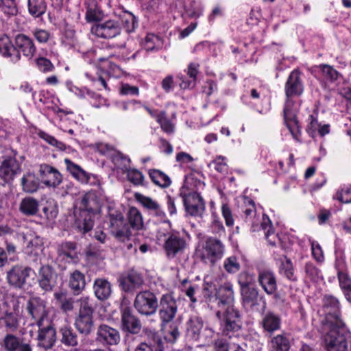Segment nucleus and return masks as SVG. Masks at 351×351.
Here are the masks:
<instances>
[{"label": "nucleus", "mask_w": 351, "mask_h": 351, "mask_svg": "<svg viewBox=\"0 0 351 351\" xmlns=\"http://www.w3.org/2000/svg\"><path fill=\"white\" fill-rule=\"evenodd\" d=\"M226 158L223 156H218L213 161H211L208 167L214 169L219 173H225L228 170V166L226 162Z\"/></svg>", "instance_id": "nucleus-56"}, {"label": "nucleus", "mask_w": 351, "mask_h": 351, "mask_svg": "<svg viewBox=\"0 0 351 351\" xmlns=\"http://www.w3.org/2000/svg\"><path fill=\"white\" fill-rule=\"evenodd\" d=\"M19 210L25 215H35L38 211V202L33 197L23 198L20 203Z\"/></svg>", "instance_id": "nucleus-34"}, {"label": "nucleus", "mask_w": 351, "mask_h": 351, "mask_svg": "<svg viewBox=\"0 0 351 351\" xmlns=\"http://www.w3.org/2000/svg\"><path fill=\"white\" fill-rule=\"evenodd\" d=\"M86 5V19L88 22L99 21L103 17V14L97 8L95 0H86L85 2Z\"/></svg>", "instance_id": "nucleus-40"}, {"label": "nucleus", "mask_w": 351, "mask_h": 351, "mask_svg": "<svg viewBox=\"0 0 351 351\" xmlns=\"http://www.w3.org/2000/svg\"><path fill=\"white\" fill-rule=\"evenodd\" d=\"M203 289L209 302H216L220 308L216 312V316L221 321L223 333L227 335L230 331L238 330L240 328V317L232 304L234 295L232 284L226 282L217 288L213 281L205 280Z\"/></svg>", "instance_id": "nucleus-2"}, {"label": "nucleus", "mask_w": 351, "mask_h": 351, "mask_svg": "<svg viewBox=\"0 0 351 351\" xmlns=\"http://www.w3.org/2000/svg\"><path fill=\"white\" fill-rule=\"evenodd\" d=\"M0 10L8 16H14L18 12L15 0H0Z\"/></svg>", "instance_id": "nucleus-52"}, {"label": "nucleus", "mask_w": 351, "mask_h": 351, "mask_svg": "<svg viewBox=\"0 0 351 351\" xmlns=\"http://www.w3.org/2000/svg\"><path fill=\"white\" fill-rule=\"evenodd\" d=\"M304 90L303 84L300 78V72L293 70L289 75L285 84V93L287 98L300 95Z\"/></svg>", "instance_id": "nucleus-21"}, {"label": "nucleus", "mask_w": 351, "mask_h": 351, "mask_svg": "<svg viewBox=\"0 0 351 351\" xmlns=\"http://www.w3.org/2000/svg\"><path fill=\"white\" fill-rule=\"evenodd\" d=\"M157 122L160 125V127L162 130L167 133V134H171L174 131V126L169 121L166 116L165 113L164 112H160L157 116Z\"/></svg>", "instance_id": "nucleus-57"}, {"label": "nucleus", "mask_w": 351, "mask_h": 351, "mask_svg": "<svg viewBox=\"0 0 351 351\" xmlns=\"http://www.w3.org/2000/svg\"><path fill=\"white\" fill-rule=\"evenodd\" d=\"M258 281L264 291L267 294L272 295L276 293L277 282L275 275L271 271H261L258 274Z\"/></svg>", "instance_id": "nucleus-26"}, {"label": "nucleus", "mask_w": 351, "mask_h": 351, "mask_svg": "<svg viewBox=\"0 0 351 351\" xmlns=\"http://www.w3.org/2000/svg\"><path fill=\"white\" fill-rule=\"evenodd\" d=\"M121 27L125 28L127 32H133L136 27V20L135 16L130 13L124 14L119 20Z\"/></svg>", "instance_id": "nucleus-48"}, {"label": "nucleus", "mask_w": 351, "mask_h": 351, "mask_svg": "<svg viewBox=\"0 0 351 351\" xmlns=\"http://www.w3.org/2000/svg\"><path fill=\"white\" fill-rule=\"evenodd\" d=\"M83 208L80 213L83 220H75L77 228L83 233L90 231L94 225V217L99 209L100 205L93 195H85L82 199Z\"/></svg>", "instance_id": "nucleus-6"}, {"label": "nucleus", "mask_w": 351, "mask_h": 351, "mask_svg": "<svg viewBox=\"0 0 351 351\" xmlns=\"http://www.w3.org/2000/svg\"><path fill=\"white\" fill-rule=\"evenodd\" d=\"M64 161L67 171L80 182L90 184V185H99L100 184V180L97 176L88 173L69 158H65Z\"/></svg>", "instance_id": "nucleus-12"}, {"label": "nucleus", "mask_w": 351, "mask_h": 351, "mask_svg": "<svg viewBox=\"0 0 351 351\" xmlns=\"http://www.w3.org/2000/svg\"><path fill=\"white\" fill-rule=\"evenodd\" d=\"M208 232L218 237L226 236L225 228L219 217L215 213H212V219L208 226Z\"/></svg>", "instance_id": "nucleus-41"}, {"label": "nucleus", "mask_w": 351, "mask_h": 351, "mask_svg": "<svg viewBox=\"0 0 351 351\" xmlns=\"http://www.w3.org/2000/svg\"><path fill=\"white\" fill-rule=\"evenodd\" d=\"M223 267L228 273L234 274L239 271L240 263L236 256H232L224 260Z\"/></svg>", "instance_id": "nucleus-54"}, {"label": "nucleus", "mask_w": 351, "mask_h": 351, "mask_svg": "<svg viewBox=\"0 0 351 351\" xmlns=\"http://www.w3.org/2000/svg\"><path fill=\"white\" fill-rule=\"evenodd\" d=\"M161 45L160 38L155 34H149L145 39L144 47L147 51H153Z\"/></svg>", "instance_id": "nucleus-55"}, {"label": "nucleus", "mask_w": 351, "mask_h": 351, "mask_svg": "<svg viewBox=\"0 0 351 351\" xmlns=\"http://www.w3.org/2000/svg\"><path fill=\"white\" fill-rule=\"evenodd\" d=\"M199 67V65L197 63L192 62L189 64L187 68V75L190 78L189 80H186L183 76H178L179 79L181 80L180 84L181 88H191L195 86Z\"/></svg>", "instance_id": "nucleus-31"}, {"label": "nucleus", "mask_w": 351, "mask_h": 351, "mask_svg": "<svg viewBox=\"0 0 351 351\" xmlns=\"http://www.w3.org/2000/svg\"><path fill=\"white\" fill-rule=\"evenodd\" d=\"M79 311L75 319V326L82 334L88 335L93 328V308L88 297H82L77 300Z\"/></svg>", "instance_id": "nucleus-5"}, {"label": "nucleus", "mask_w": 351, "mask_h": 351, "mask_svg": "<svg viewBox=\"0 0 351 351\" xmlns=\"http://www.w3.org/2000/svg\"><path fill=\"white\" fill-rule=\"evenodd\" d=\"M121 323L123 329L131 333H137L141 329L139 320L132 315L128 307L121 310Z\"/></svg>", "instance_id": "nucleus-27"}, {"label": "nucleus", "mask_w": 351, "mask_h": 351, "mask_svg": "<svg viewBox=\"0 0 351 351\" xmlns=\"http://www.w3.org/2000/svg\"><path fill=\"white\" fill-rule=\"evenodd\" d=\"M224 253V244L219 239L213 237H208L202 247L197 251V255L202 261L213 265L223 256Z\"/></svg>", "instance_id": "nucleus-7"}, {"label": "nucleus", "mask_w": 351, "mask_h": 351, "mask_svg": "<svg viewBox=\"0 0 351 351\" xmlns=\"http://www.w3.org/2000/svg\"><path fill=\"white\" fill-rule=\"evenodd\" d=\"M312 256L319 263L324 261V256L321 245L315 241L311 242Z\"/></svg>", "instance_id": "nucleus-62"}, {"label": "nucleus", "mask_w": 351, "mask_h": 351, "mask_svg": "<svg viewBox=\"0 0 351 351\" xmlns=\"http://www.w3.org/2000/svg\"><path fill=\"white\" fill-rule=\"evenodd\" d=\"M38 341V345L45 349L52 347L56 341V330L49 324L44 322V326L39 327Z\"/></svg>", "instance_id": "nucleus-25"}, {"label": "nucleus", "mask_w": 351, "mask_h": 351, "mask_svg": "<svg viewBox=\"0 0 351 351\" xmlns=\"http://www.w3.org/2000/svg\"><path fill=\"white\" fill-rule=\"evenodd\" d=\"M341 265L340 261H338L335 265L337 269L339 285L346 300L351 303V277L348 273L343 271V261H341Z\"/></svg>", "instance_id": "nucleus-23"}, {"label": "nucleus", "mask_w": 351, "mask_h": 351, "mask_svg": "<svg viewBox=\"0 0 351 351\" xmlns=\"http://www.w3.org/2000/svg\"><path fill=\"white\" fill-rule=\"evenodd\" d=\"M110 232L119 241H124L131 235L128 225L125 223L121 213L114 211L110 213Z\"/></svg>", "instance_id": "nucleus-9"}, {"label": "nucleus", "mask_w": 351, "mask_h": 351, "mask_svg": "<svg viewBox=\"0 0 351 351\" xmlns=\"http://www.w3.org/2000/svg\"><path fill=\"white\" fill-rule=\"evenodd\" d=\"M185 208L186 212L193 216H199L201 215L205 209L204 203H199L197 202L195 205H192L191 204L189 206H185Z\"/></svg>", "instance_id": "nucleus-64"}, {"label": "nucleus", "mask_w": 351, "mask_h": 351, "mask_svg": "<svg viewBox=\"0 0 351 351\" xmlns=\"http://www.w3.org/2000/svg\"><path fill=\"white\" fill-rule=\"evenodd\" d=\"M20 171V165L13 157L5 158L0 166V178L6 182L11 181Z\"/></svg>", "instance_id": "nucleus-22"}, {"label": "nucleus", "mask_w": 351, "mask_h": 351, "mask_svg": "<svg viewBox=\"0 0 351 351\" xmlns=\"http://www.w3.org/2000/svg\"><path fill=\"white\" fill-rule=\"evenodd\" d=\"M46 8L44 0H28L29 12L35 17L43 15L45 12Z\"/></svg>", "instance_id": "nucleus-43"}, {"label": "nucleus", "mask_w": 351, "mask_h": 351, "mask_svg": "<svg viewBox=\"0 0 351 351\" xmlns=\"http://www.w3.org/2000/svg\"><path fill=\"white\" fill-rule=\"evenodd\" d=\"M39 174L43 184L48 187L56 188L62 182V176L55 167L42 164L40 165Z\"/></svg>", "instance_id": "nucleus-14"}, {"label": "nucleus", "mask_w": 351, "mask_h": 351, "mask_svg": "<svg viewBox=\"0 0 351 351\" xmlns=\"http://www.w3.org/2000/svg\"><path fill=\"white\" fill-rule=\"evenodd\" d=\"M39 285L43 289L50 291L55 283V273L49 265L43 266L40 269Z\"/></svg>", "instance_id": "nucleus-29"}, {"label": "nucleus", "mask_w": 351, "mask_h": 351, "mask_svg": "<svg viewBox=\"0 0 351 351\" xmlns=\"http://www.w3.org/2000/svg\"><path fill=\"white\" fill-rule=\"evenodd\" d=\"M293 101L287 99L284 108V118L287 127L289 130L293 138L300 142V130L296 119L295 112L292 109Z\"/></svg>", "instance_id": "nucleus-15"}, {"label": "nucleus", "mask_w": 351, "mask_h": 351, "mask_svg": "<svg viewBox=\"0 0 351 351\" xmlns=\"http://www.w3.org/2000/svg\"><path fill=\"white\" fill-rule=\"evenodd\" d=\"M23 189L26 193L36 192L40 186L38 178L34 173H27L21 179Z\"/></svg>", "instance_id": "nucleus-39"}, {"label": "nucleus", "mask_w": 351, "mask_h": 351, "mask_svg": "<svg viewBox=\"0 0 351 351\" xmlns=\"http://www.w3.org/2000/svg\"><path fill=\"white\" fill-rule=\"evenodd\" d=\"M242 302L247 307H254L258 304L261 297L258 295L257 289L251 287L241 291Z\"/></svg>", "instance_id": "nucleus-33"}, {"label": "nucleus", "mask_w": 351, "mask_h": 351, "mask_svg": "<svg viewBox=\"0 0 351 351\" xmlns=\"http://www.w3.org/2000/svg\"><path fill=\"white\" fill-rule=\"evenodd\" d=\"M177 310V304L173 295L170 293L162 295L160 300L158 314L162 322L165 338L170 342H174L180 333L176 326L167 328L165 325L173 319Z\"/></svg>", "instance_id": "nucleus-4"}, {"label": "nucleus", "mask_w": 351, "mask_h": 351, "mask_svg": "<svg viewBox=\"0 0 351 351\" xmlns=\"http://www.w3.org/2000/svg\"><path fill=\"white\" fill-rule=\"evenodd\" d=\"M305 278L312 282L322 279V272L313 263H306L304 267Z\"/></svg>", "instance_id": "nucleus-46"}, {"label": "nucleus", "mask_w": 351, "mask_h": 351, "mask_svg": "<svg viewBox=\"0 0 351 351\" xmlns=\"http://www.w3.org/2000/svg\"><path fill=\"white\" fill-rule=\"evenodd\" d=\"M319 331L326 351H348L345 324L340 317L339 303L337 298L326 295L323 300Z\"/></svg>", "instance_id": "nucleus-1"}, {"label": "nucleus", "mask_w": 351, "mask_h": 351, "mask_svg": "<svg viewBox=\"0 0 351 351\" xmlns=\"http://www.w3.org/2000/svg\"><path fill=\"white\" fill-rule=\"evenodd\" d=\"M7 328L10 330H14L19 325V319L16 314L13 313H6L2 317Z\"/></svg>", "instance_id": "nucleus-59"}, {"label": "nucleus", "mask_w": 351, "mask_h": 351, "mask_svg": "<svg viewBox=\"0 0 351 351\" xmlns=\"http://www.w3.org/2000/svg\"><path fill=\"white\" fill-rule=\"evenodd\" d=\"M85 277L83 274L77 270L71 274L69 287L76 294H79L85 288Z\"/></svg>", "instance_id": "nucleus-38"}, {"label": "nucleus", "mask_w": 351, "mask_h": 351, "mask_svg": "<svg viewBox=\"0 0 351 351\" xmlns=\"http://www.w3.org/2000/svg\"><path fill=\"white\" fill-rule=\"evenodd\" d=\"M16 238L23 244L27 254H37L41 250L42 239L31 230H25L18 232Z\"/></svg>", "instance_id": "nucleus-13"}, {"label": "nucleus", "mask_w": 351, "mask_h": 351, "mask_svg": "<svg viewBox=\"0 0 351 351\" xmlns=\"http://www.w3.org/2000/svg\"><path fill=\"white\" fill-rule=\"evenodd\" d=\"M136 200L139 202L145 208L149 210L150 212L152 210H156L157 208L159 203L152 199L151 197L145 196L141 193H136L135 195Z\"/></svg>", "instance_id": "nucleus-50"}, {"label": "nucleus", "mask_w": 351, "mask_h": 351, "mask_svg": "<svg viewBox=\"0 0 351 351\" xmlns=\"http://www.w3.org/2000/svg\"><path fill=\"white\" fill-rule=\"evenodd\" d=\"M158 306L156 295L149 291H141L136 296L134 307L141 314L146 315L154 314Z\"/></svg>", "instance_id": "nucleus-8"}, {"label": "nucleus", "mask_w": 351, "mask_h": 351, "mask_svg": "<svg viewBox=\"0 0 351 351\" xmlns=\"http://www.w3.org/2000/svg\"><path fill=\"white\" fill-rule=\"evenodd\" d=\"M280 317L271 312L267 313L262 320V325L265 330L272 333L280 328Z\"/></svg>", "instance_id": "nucleus-32"}, {"label": "nucleus", "mask_w": 351, "mask_h": 351, "mask_svg": "<svg viewBox=\"0 0 351 351\" xmlns=\"http://www.w3.org/2000/svg\"><path fill=\"white\" fill-rule=\"evenodd\" d=\"M16 49L24 57L31 60L35 55L36 48L33 40L25 34H18L15 37Z\"/></svg>", "instance_id": "nucleus-18"}, {"label": "nucleus", "mask_w": 351, "mask_h": 351, "mask_svg": "<svg viewBox=\"0 0 351 351\" xmlns=\"http://www.w3.org/2000/svg\"><path fill=\"white\" fill-rule=\"evenodd\" d=\"M127 218L128 222L134 230H139L143 228L144 222L141 211L135 207L129 208Z\"/></svg>", "instance_id": "nucleus-35"}, {"label": "nucleus", "mask_w": 351, "mask_h": 351, "mask_svg": "<svg viewBox=\"0 0 351 351\" xmlns=\"http://www.w3.org/2000/svg\"><path fill=\"white\" fill-rule=\"evenodd\" d=\"M0 53L14 63L18 62L21 57L16 49L15 43L13 44L7 36H3L0 38Z\"/></svg>", "instance_id": "nucleus-24"}, {"label": "nucleus", "mask_w": 351, "mask_h": 351, "mask_svg": "<svg viewBox=\"0 0 351 351\" xmlns=\"http://www.w3.org/2000/svg\"><path fill=\"white\" fill-rule=\"evenodd\" d=\"M334 199H337L343 204L351 203V185H344L336 192L333 196Z\"/></svg>", "instance_id": "nucleus-49"}, {"label": "nucleus", "mask_w": 351, "mask_h": 351, "mask_svg": "<svg viewBox=\"0 0 351 351\" xmlns=\"http://www.w3.org/2000/svg\"><path fill=\"white\" fill-rule=\"evenodd\" d=\"M117 168L127 172L128 180L134 184L138 185L143 183L144 176L136 169H129L130 160L127 157L119 156L114 159Z\"/></svg>", "instance_id": "nucleus-17"}, {"label": "nucleus", "mask_w": 351, "mask_h": 351, "mask_svg": "<svg viewBox=\"0 0 351 351\" xmlns=\"http://www.w3.org/2000/svg\"><path fill=\"white\" fill-rule=\"evenodd\" d=\"M149 175L152 182L160 187H167L171 184L170 178L159 170H149Z\"/></svg>", "instance_id": "nucleus-42"}, {"label": "nucleus", "mask_w": 351, "mask_h": 351, "mask_svg": "<svg viewBox=\"0 0 351 351\" xmlns=\"http://www.w3.org/2000/svg\"><path fill=\"white\" fill-rule=\"evenodd\" d=\"M280 272L290 280L294 281L296 280L293 264L291 260L287 257H285V261L282 262Z\"/></svg>", "instance_id": "nucleus-51"}, {"label": "nucleus", "mask_w": 351, "mask_h": 351, "mask_svg": "<svg viewBox=\"0 0 351 351\" xmlns=\"http://www.w3.org/2000/svg\"><path fill=\"white\" fill-rule=\"evenodd\" d=\"M75 249V245L72 242L62 243L58 248L59 256L67 261L77 259V254Z\"/></svg>", "instance_id": "nucleus-36"}, {"label": "nucleus", "mask_w": 351, "mask_h": 351, "mask_svg": "<svg viewBox=\"0 0 351 351\" xmlns=\"http://www.w3.org/2000/svg\"><path fill=\"white\" fill-rule=\"evenodd\" d=\"M254 282V276L248 272H241L238 276V283L241 291L252 287Z\"/></svg>", "instance_id": "nucleus-53"}, {"label": "nucleus", "mask_w": 351, "mask_h": 351, "mask_svg": "<svg viewBox=\"0 0 351 351\" xmlns=\"http://www.w3.org/2000/svg\"><path fill=\"white\" fill-rule=\"evenodd\" d=\"M62 342L67 346H75L77 343V336L70 327L64 326L60 329Z\"/></svg>", "instance_id": "nucleus-47"}, {"label": "nucleus", "mask_w": 351, "mask_h": 351, "mask_svg": "<svg viewBox=\"0 0 351 351\" xmlns=\"http://www.w3.org/2000/svg\"><path fill=\"white\" fill-rule=\"evenodd\" d=\"M98 339L110 344H117L120 339L119 334L117 330L107 325H101L97 331Z\"/></svg>", "instance_id": "nucleus-28"}, {"label": "nucleus", "mask_w": 351, "mask_h": 351, "mask_svg": "<svg viewBox=\"0 0 351 351\" xmlns=\"http://www.w3.org/2000/svg\"><path fill=\"white\" fill-rule=\"evenodd\" d=\"M290 347L289 338L285 335L280 334L271 339L269 351H289Z\"/></svg>", "instance_id": "nucleus-37"}, {"label": "nucleus", "mask_w": 351, "mask_h": 351, "mask_svg": "<svg viewBox=\"0 0 351 351\" xmlns=\"http://www.w3.org/2000/svg\"><path fill=\"white\" fill-rule=\"evenodd\" d=\"M27 309L28 313L36 322L38 327L44 326V322L49 324L48 310L46 307V302L36 297L29 299Z\"/></svg>", "instance_id": "nucleus-11"}, {"label": "nucleus", "mask_w": 351, "mask_h": 351, "mask_svg": "<svg viewBox=\"0 0 351 351\" xmlns=\"http://www.w3.org/2000/svg\"><path fill=\"white\" fill-rule=\"evenodd\" d=\"M203 326L202 319L198 317H193L189 321L187 330L189 333L191 334L193 338L197 339Z\"/></svg>", "instance_id": "nucleus-44"}, {"label": "nucleus", "mask_w": 351, "mask_h": 351, "mask_svg": "<svg viewBox=\"0 0 351 351\" xmlns=\"http://www.w3.org/2000/svg\"><path fill=\"white\" fill-rule=\"evenodd\" d=\"M33 272L29 267L16 265L8 271L7 279L10 285L20 288L25 282L26 278Z\"/></svg>", "instance_id": "nucleus-16"}, {"label": "nucleus", "mask_w": 351, "mask_h": 351, "mask_svg": "<svg viewBox=\"0 0 351 351\" xmlns=\"http://www.w3.org/2000/svg\"><path fill=\"white\" fill-rule=\"evenodd\" d=\"M119 282L122 289L125 291L129 292L140 288L143 284V279L138 272L132 269L122 275Z\"/></svg>", "instance_id": "nucleus-20"}, {"label": "nucleus", "mask_w": 351, "mask_h": 351, "mask_svg": "<svg viewBox=\"0 0 351 351\" xmlns=\"http://www.w3.org/2000/svg\"><path fill=\"white\" fill-rule=\"evenodd\" d=\"M151 214L157 217L158 220L164 224L165 226V230H168L171 228V223L167 219V216L164 210L162 209L160 204L158 205L157 208L156 210H152L151 211Z\"/></svg>", "instance_id": "nucleus-60"}, {"label": "nucleus", "mask_w": 351, "mask_h": 351, "mask_svg": "<svg viewBox=\"0 0 351 351\" xmlns=\"http://www.w3.org/2000/svg\"><path fill=\"white\" fill-rule=\"evenodd\" d=\"M38 136L40 138L45 141L49 145L56 147L60 150H64L66 149V146L63 143L58 141L53 136H51L50 134L45 132H39Z\"/></svg>", "instance_id": "nucleus-58"}, {"label": "nucleus", "mask_w": 351, "mask_h": 351, "mask_svg": "<svg viewBox=\"0 0 351 351\" xmlns=\"http://www.w3.org/2000/svg\"><path fill=\"white\" fill-rule=\"evenodd\" d=\"M320 67L325 77L331 81L337 80L339 73L333 67L328 64L322 65Z\"/></svg>", "instance_id": "nucleus-63"}, {"label": "nucleus", "mask_w": 351, "mask_h": 351, "mask_svg": "<svg viewBox=\"0 0 351 351\" xmlns=\"http://www.w3.org/2000/svg\"><path fill=\"white\" fill-rule=\"evenodd\" d=\"M55 298L58 301L60 308L64 313L72 311L74 308V300L72 298H67L63 292H56Z\"/></svg>", "instance_id": "nucleus-45"}, {"label": "nucleus", "mask_w": 351, "mask_h": 351, "mask_svg": "<svg viewBox=\"0 0 351 351\" xmlns=\"http://www.w3.org/2000/svg\"><path fill=\"white\" fill-rule=\"evenodd\" d=\"M221 210L226 226L232 227L234 224V220L230 206L226 204H223L221 207Z\"/></svg>", "instance_id": "nucleus-61"}, {"label": "nucleus", "mask_w": 351, "mask_h": 351, "mask_svg": "<svg viewBox=\"0 0 351 351\" xmlns=\"http://www.w3.org/2000/svg\"><path fill=\"white\" fill-rule=\"evenodd\" d=\"M93 291L99 300H106L111 295V284L104 278H97L94 281Z\"/></svg>", "instance_id": "nucleus-30"}, {"label": "nucleus", "mask_w": 351, "mask_h": 351, "mask_svg": "<svg viewBox=\"0 0 351 351\" xmlns=\"http://www.w3.org/2000/svg\"><path fill=\"white\" fill-rule=\"evenodd\" d=\"M90 31L93 34L97 37L110 39L121 34V26L119 21L110 19L102 23L95 24L91 27Z\"/></svg>", "instance_id": "nucleus-10"}, {"label": "nucleus", "mask_w": 351, "mask_h": 351, "mask_svg": "<svg viewBox=\"0 0 351 351\" xmlns=\"http://www.w3.org/2000/svg\"><path fill=\"white\" fill-rule=\"evenodd\" d=\"M245 204V208L243 210V213L246 222L251 225L252 229L254 232L263 230L268 243L271 245H275L279 239L273 231L269 218L263 213L261 215H257L253 201L247 199Z\"/></svg>", "instance_id": "nucleus-3"}, {"label": "nucleus", "mask_w": 351, "mask_h": 351, "mask_svg": "<svg viewBox=\"0 0 351 351\" xmlns=\"http://www.w3.org/2000/svg\"><path fill=\"white\" fill-rule=\"evenodd\" d=\"M186 245V241L184 238L177 233L171 234L166 239L164 249L168 257L173 258L177 254L182 252Z\"/></svg>", "instance_id": "nucleus-19"}]
</instances>
